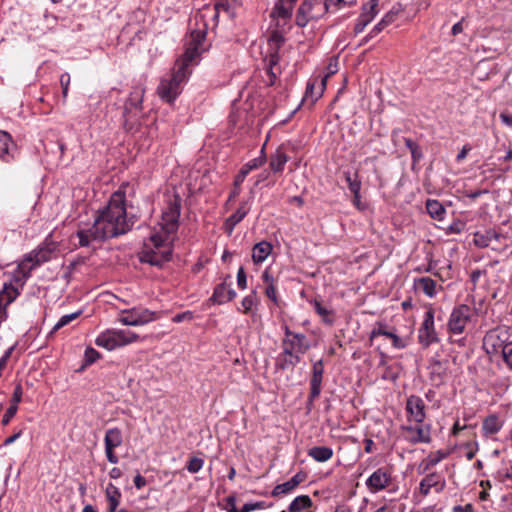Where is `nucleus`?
I'll list each match as a JSON object with an SVG mask.
<instances>
[{
  "mask_svg": "<svg viewBox=\"0 0 512 512\" xmlns=\"http://www.w3.org/2000/svg\"><path fill=\"white\" fill-rule=\"evenodd\" d=\"M173 248L171 246L163 249L150 248L144 246L139 253V261L151 266L162 268L172 259Z\"/></svg>",
  "mask_w": 512,
  "mask_h": 512,
  "instance_id": "6",
  "label": "nucleus"
},
{
  "mask_svg": "<svg viewBox=\"0 0 512 512\" xmlns=\"http://www.w3.org/2000/svg\"><path fill=\"white\" fill-rule=\"evenodd\" d=\"M134 196L135 189L128 182H123L112 193L108 204L100 211L90 228L94 240L104 241L126 234L131 230L137 217L127 212L126 196Z\"/></svg>",
  "mask_w": 512,
  "mask_h": 512,
  "instance_id": "1",
  "label": "nucleus"
},
{
  "mask_svg": "<svg viewBox=\"0 0 512 512\" xmlns=\"http://www.w3.org/2000/svg\"><path fill=\"white\" fill-rule=\"evenodd\" d=\"M194 319V313L192 311H184L182 313H178L176 314L173 318H172V322L174 323H181L183 321H191Z\"/></svg>",
  "mask_w": 512,
  "mask_h": 512,
  "instance_id": "59",
  "label": "nucleus"
},
{
  "mask_svg": "<svg viewBox=\"0 0 512 512\" xmlns=\"http://www.w3.org/2000/svg\"><path fill=\"white\" fill-rule=\"evenodd\" d=\"M265 145L262 147L260 153L261 155L257 158H254L244 164L238 174L235 176L234 182H233V188L230 191L228 202L233 201L236 197L239 196L241 192V184L244 182V178L249 174L250 171L257 169L258 167L262 166L266 162V155H265Z\"/></svg>",
  "mask_w": 512,
  "mask_h": 512,
  "instance_id": "5",
  "label": "nucleus"
},
{
  "mask_svg": "<svg viewBox=\"0 0 512 512\" xmlns=\"http://www.w3.org/2000/svg\"><path fill=\"white\" fill-rule=\"evenodd\" d=\"M95 344L99 347H103L109 351L118 348V344L116 342L115 336L113 334V330L108 329L102 332L95 340Z\"/></svg>",
  "mask_w": 512,
  "mask_h": 512,
  "instance_id": "34",
  "label": "nucleus"
},
{
  "mask_svg": "<svg viewBox=\"0 0 512 512\" xmlns=\"http://www.w3.org/2000/svg\"><path fill=\"white\" fill-rule=\"evenodd\" d=\"M121 313L119 322L127 326H141L156 318V312L146 308H132Z\"/></svg>",
  "mask_w": 512,
  "mask_h": 512,
  "instance_id": "8",
  "label": "nucleus"
},
{
  "mask_svg": "<svg viewBox=\"0 0 512 512\" xmlns=\"http://www.w3.org/2000/svg\"><path fill=\"white\" fill-rule=\"evenodd\" d=\"M113 334L119 347L133 343L139 339V335L129 330H113Z\"/></svg>",
  "mask_w": 512,
  "mask_h": 512,
  "instance_id": "38",
  "label": "nucleus"
},
{
  "mask_svg": "<svg viewBox=\"0 0 512 512\" xmlns=\"http://www.w3.org/2000/svg\"><path fill=\"white\" fill-rule=\"evenodd\" d=\"M123 442L122 432L119 428H110L105 433L104 444L107 460L112 464H117L119 461L118 456L115 454L114 449L121 446Z\"/></svg>",
  "mask_w": 512,
  "mask_h": 512,
  "instance_id": "12",
  "label": "nucleus"
},
{
  "mask_svg": "<svg viewBox=\"0 0 512 512\" xmlns=\"http://www.w3.org/2000/svg\"><path fill=\"white\" fill-rule=\"evenodd\" d=\"M162 229L167 234L176 233L178 230L179 217L175 213L163 212L162 214Z\"/></svg>",
  "mask_w": 512,
  "mask_h": 512,
  "instance_id": "37",
  "label": "nucleus"
},
{
  "mask_svg": "<svg viewBox=\"0 0 512 512\" xmlns=\"http://www.w3.org/2000/svg\"><path fill=\"white\" fill-rule=\"evenodd\" d=\"M249 210L250 208L247 206V203L242 202L238 209L232 215H230V217L234 218L237 223H240L246 217Z\"/></svg>",
  "mask_w": 512,
  "mask_h": 512,
  "instance_id": "50",
  "label": "nucleus"
},
{
  "mask_svg": "<svg viewBox=\"0 0 512 512\" xmlns=\"http://www.w3.org/2000/svg\"><path fill=\"white\" fill-rule=\"evenodd\" d=\"M502 428V423L499 420L498 415L491 414L488 415L484 420L482 424V430L483 434L485 436H490L498 433Z\"/></svg>",
  "mask_w": 512,
  "mask_h": 512,
  "instance_id": "33",
  "label": "nucleus"
},
{
  "mask_svg": "<svg viewBox=\"0 0 512 512\" xmlns=\"http://www.w3.org/2000/svg\"><path fill=\"white\" fill-rule=\"evenodd\" d=\"M237 285L240 289L244 290L247 287V276L245 269L240 267L237 272Z\"/></svg>",
  "mask_w": 512,
  "mask_h": 512,
  "instance_id": "60",
  "label": "nucleus"
},
{
  "mask_svg": "<svg viewBox=\"0 0 512 512\" xmlns=\"http://www.w3.org/2000/svg\"><path fill=\"white\" fill-rule=\"evenodd\" d=\"M378 336H385L390 338L392 340L393 347L396 349H404L407 346L406 342L402 338H400L394 332L389 331L387 329V325L380 321L376 322L373 329L371 330L369 341L372 343V341Z\"/></svg>",
  "mask_w": 512,
  "mask_h": 512,
  "instance_id": "19",
  "label": "nucleus"
},
{
  "mask_svg": "<svg viewBox=\"0 0 512 512\" xmlns=\"http://www.w3.org/2000/svg\"><path fill=\"white\" fill-rule=\"evenodd\" d=\"M307 478V474L303 471H300L296 473L292 478H290L288 481L276 485L272 492L271 496L273 497H279L283 494H289L291 493L299 484L304 482Z\"/></svg>",
  "mask_w": 512,
  "mask_h": 512,
  "instance_id": "23",
  "label": "nucleus"
},
{
  "mask_svg": "<svg viewBox=\"0 0 512 512\" xmlns=\"http://www.w3.org/2000/svg\"><path fill=\"white\" fill-rule=\"evenodd\" d=\"M266 61V72L269 76V85L272 86L275 84L277 79V73L274 71V67L277 65H272L270 62V57H267Z\"/></svg>",
  "mask_w": 512,
  "mask_h": 512,
  "instance_id": "57",
  "label": "nucleus"
},
{
  "mask_svg": "<svg viewBox=\"0 0 512 512\" xmlns=\"http://www.w3.org/2000/svg\"><path fill=\"white\" fill-rule=\"evenodd\" d=\"M123 128L128 133H135L140 127L139 113H129L122 115Z\"/></svg>",
  "mask_w": 512,
  "mask_h": 512,
  "instance_id": "41",
  "label": "nucleus"
},
{
  "mask_svg": "<svg viewBox=\"0 0 512 512\" xmlns=\"http://www.w3.org/2000/svg\"><path fill=\"white\" fill-rule=\"evenodd\" d=\"M415 287L423 291L425 295L432 298L436 295V281L430 277L417 278L414 281Z\"/></svg>",
  "mask_w": 512,
  "mask_h": 512,
  "instance_id": "35",
  "label": "nucleus"
},
{
  "mask_svg": "<svg viewBox=\"0 0 512 512\" xmlns=\"http://www.w3.org/2000/svg\"><path fill=\"white\" fill-rule=\"evenodd\" d=\"M145 93V89L142 85H137L132 88L128 99L124 104V114L129 113H141L142 112V102L143 96Z\"/></svg>",
  "mask_w": 512,
  "mask_h": 512,
  "instance_id": "21",
  "label": "nucleus"
},
{
  "mask_svg": "<svg viewBox=\"0 0 512 512\" xmlns=\"http://www.w3.org/2000/svg\"><path fill=\"white\" fill-rule=\"evenodd\" d=\"M2 297V304L5 308L11 304L16 297L19 295L17 288H15L12 283H4L3 288L0 291Z\"/></svg>",
  "mask_w": 512,
  "mask_h": 512,
  "instance_id": "42",
  "label": "nucleus"
},
{
  "mask_svg": "<svg viewBox=\"0 0 512 512\" xmlns=\"http://www.w3.org/2000/svg\"><path fill=\"white\" fill-rule=\"evenodd\" d=\"M23 395V389L21 384H17L14 388V392L11 398V404L10 405H17L21 402Z\"/></svg>",
  "mask_w": 512,
  "mask_h": 512,
  "instance_id": "62",
  "label": "nucleus"
},
{
  "mask_svg": "<svg viewBox=\"0 0 512 512\" xmlns=\"http://www.w3.org/2000/svg\"><path fill=\"white\" fill-rule=\"evenodd\" d=\"M164 212L175 213L176 216L180 217V213H181V198H180V196L175 195L174 199L169 201L168 207Z\"/></svg>",
  "mask_w": 512,
  "mask_h": 512,
  "instance_id": "51",
  "label": "nucleus"
},
{
  "mask_svg": "<svg viewBox=\"0 0 512 512\" xmlns=\"http://www.w3.org/2000/svg\"><path fill=\"white\" fill-rule=\"evenodd\" d=\"M257 301V294L256 291L253 290L249 295L245 296L242 301L241 305L243 307V313L248 314L250 313L252 307L255 305Z\"/></svg>",
  "mask_w": 512,
  "mask_h": 512,
  "instance_id": "46",
  "label": "nucleus"
},
{
  "mask_svg": "<svg viewBox=\"0 0 512 512\" xmlns=\"http://www.w3.org/2000/svg\"><path fill=\"white\" fill-rule=\"evenodd\" d=\"M434 314L435 310L429 307L425 311L423 322L418 329V342L423 348H428L440 341L434 325Z\"/></svg>",
  "mask_w": 512,
  "mask_h": 512,
  "instance_id": "4",
  "label": "nucleus"
},
{
  "mask_svg": "<svg viewBox=\"0 0 512 512\" xmlns=\"http://www.w3.org/2000/svg\"><path fill=\"white\" fill-rule=\"evenodd\" d=\"M203 465H204V460L202 458L193 456L187 462L186 469L190 473H197L202 469Z\"/></svg>",
  "mask_w": 512,
  "mask_h": 512,
  "instance_id": "47",
  "label": "nucleus"
},
{
  "mask_svg": "<svg viewBox=\"0 0 512 512\" xmlns=\"http://www.w3.org/2000/svg\"><path fill=\"white\" fill-rule=\"evenodd\" d=\"M344 177L347 182V186L349 191L352 194L360 193L361 190V180L358 174V171L351 173L349 171L344 172Z\"/></svg>",
  "mask_w": 512,
  "mask_h": 512,
  "instance_id": "43",
  "label": "nucleus"
},
{
  "mask_svg": "<svg viewBox=\"0 0 512 512\" xmlns=\"http://www.w3.org/2000/svg\"><path fill=\"white\" fill-rule=\"evenodd\" d=\"M55 249L53 243L48 244L45 241L31 252L25 254L18 265V269L22 272L23 277L29 278L32 270L50 261Z\"/></svg>",
  "mask_w": 512,
  "mask_h": 512,
  "instance_id": "3",
  "label": "nucleus"
},
{
  "mask_svg": "<svg viewBox=\"0 0 512 512\" xmlns=\"http://www.w3.org/2000/svg\"><path fill=\"white\" fill-rule=\"evenodd\" d=\"M466 227V223L460 219L454 220L446 229L447 234H459Z\"/></svg>",
  "mask_w": 512,
  "mask_h": 512,
  "instance_id": "52",
  "label": "nucleus"
},
{
  "mask_svg": "<svg viewBox=\"0 0 512 512\" xmlns=\"http://www.w3.org/2000/svg\"><path fill=\"white\" fill-rule=\"evenodd\" d=\"M207 36V25L203 29H195L190 34V40L186 44L185 52L182 56V63L176 73L169 79H162L157 92L160 98L168 103L174 102L180 94V83L184 78V69L192 64L196 58L207 50L205 44Z\"/></svg>",
  "mask_w": 512,
  "mask_h": 512,
  "instance_id": "2",
  "label": "nucleus"
},
{
  "mask_svg": "<svg viewBox=\"0 0 512 512\" xmlns=\"http://www.w3.org/2000/svg\"><path fill=\"white\" fill-rule=\"evenodd\" d=\"M77 236L79 238V245L81 247H88L92 238V234L90 232V228L87 230H80L77 232Z\"/></svg>",
  "mask_w": 512,
  "mask_h": 512,
  "instance_id": "53",
  "label": "nucleus"
},
{
  "mask_svg": "<svg viewBox=\"0 0 512 512\" xmlns=\"http://www.w3.org/2000/svg\"><path fill=\"white\" fill-rule=\"evenodd\" d=\"M100 353L93 347H87L84 353L85 366L91 365L100 358Z\"/></svg>",
  "mask_w": 512,
  "mask_h": 512,
  "instance_id": "49",
  "label": "nucleus"
},
{
  "mask_svg": "<svg viewBox=\"0 0 512 512\" xmlns=\"http://www.w3.org/2000/svg\"><path fill=\"white\" fill-rule=\"evenodd\" d=\"M325 87L321 85L320 90L315 92V80H309L306 86L305 94L302 99V103L310 100V106H313L315 102L322 96Z\"/></svg>",
  "mask_w": 512,
  "mask_h": 512,
  "instance_id": "39",
  "label": "nucleus"
},
{
  "mask_svg": "<svg viewBox=\"0 0 512 512\" xmlns=\"http://www.w3.org/2000/svg\"><path fill=\"white\" fill-rule=\"evenodd\" d=\"M230 278V275H226L223 282L216 285L212 296L209 298V302L221 305L236 298L237 294L235 290L230 287L231 283H227Z\"/></svg>",
  "mask_w": 512,
  "mask_h": 512,
  "instance_id": "17",
  "label": "nucleus"
},
{
  "mask_svg": "<svg viewBox=\"0 0 512 512\" xmlns=\"http://www.w3.org/2000/svg\"><path fill=\"white\" fill-rule=\"evenodd\" d=\"M282 351L276 356L274 369L275 372L293 370L300 362L302 353L297 352L286 346H281Z\"/></svg>",
  "mask_w": 512,
  "mask_h": 512,
  "instance_id": "10",
  "label": "nucleus"
},
{
  "mask_svg": "<svg viewBox=\"0 0 512 512\" xmlns=\"http://www.w3.org/2000/svg\"><path fill=\"white\" fill-rule=\"evenodd\" d=\"M284 27H277L270 32L268 38L270 62L272 65H278L280 61V49L285 43Z\"/></svg>",
  "mask_w": 512,
  "mask_h": 512,
  "instance_id": "15",
  "label": "nucleus"
},
{
  "mask_svg": "<svg viewBox=\"0 0 512 512\" xmlns=\"http://www.w3.org/2000/svg\"><path fill=\"white\" fill-rule=\"evenodd\" d=\"M237 5V0H216L214 4L213 15V21L215 24L218 23L219 15L221 12L226 13L230 18L234 17Z\"/></svg>",
  "mask_w": 512,
  "mask_h": 512,
  "instance_id": "26",
  "label": "nucleus"
},
{
  "mask_svg": "<svg viewBox=\"0 0 512 512\" xmlns=\"http://www.w3.org/2000/svg\"><path fill=\"white\" fill-rule=\"evenodd\" d=\"M501 240H508V238L499 229L486 228L473 233V243L478 248H488L492 241L499 242Z\"/></svg>",
  "mask_w": 512,
  "mask_h": 512,
  "instance_id": "14",
  "label": "nucleus"
},
{
  "mask_svg": "<svg viewBox=\"0 0 512 512\" xmlns=\"http://www.w3.org/2000/svg\"><path fill=\"white\" fill-rule=\"evenodd\" d=\"M297 0H277L270 17L276 21L277 27H285L292 17L294 3Z\"/></svg>",
  "mask_w": 512,
  "mask_h": 512,
  "instance_id": "11",
  "label": "nucleus"
},
{
  "mask_svg": "<svg viewBox=\"0 0 512 512\" xmlns=\"http://www.w3.org/2000/svg\"><path fill=\"white\" fill-rule=\"evenodd\" d=\"M471 319V308L466 304L455 306L448 320V331L452 334L464 332L467 323Z\"/></svg>",
  "mask_w": 512,
  "mask_h": 512,
  "instance_id": "7",
  "label": "nucleus"
},
{
  "mask_svg": "<svg viewBox=\"0 0 512 512\" xmlns=\"http://www.w3.org/2000/svg\"><path fill=\"white\" fill-rule=\"evenodd\" d=\"M318 315L321 317L322 321L327 325H332L335 321L334 311L326 307H323V309L318 313Z\"/></svg>",
  "mask_w": 512,
  "mask_h": 512,
  "instance_id": "54",
  "label": "nucleus"
},
{
  "mask_svg": "<svg viewBox=\"0 0 512 512\" xmlns=\"http://www.w3.org/2000/svg\"><path fill=\"white\" fill-rule=\"evenodd\" d=\"M502 357L508 368L512 370V343H507L503 346Z\"/></svg>",
  "mask_w": 512,
  "mask_h": 512,
  "instance_id": "55",
  "label": "nucleus"
},
{
  "mask_svg": "<svg viewBox=\"0 0 512 512\" xmlns=\"http://www.w3.org/2000/svg\"><path fill=\"white\" fill-rule=\"evenodd\" d=\"M60 85L62 87V95L63 98L66 99L68 95L69 85H70V75L65 72L60 76Z\"/></svg>",
  "mask_w": 512,
  "mask_h": 512,
  "instance_id": "58",
  "label": "nucleus"
},
{
  "mask_svg": "<svg viewBox=\"0 0 512 512\" xmlns=\"http://www.w3.org/2000/svg\"><path fill=\"white\" fill-rule=\"evenodd\" d=\"M272 252V245L267 241L256 243L252 249V259L254 263H262Z\"/></svg>",
  "mask_w": 512,
  "mask_h": 512,
  "instance_id": "29",
  "label": "nucleus"
},
{
  "mask_svg": "<svg viewBox=\"0 0 512 512\" xmlns=\"http://www.w3.org/2000/svg\"><path fill=\"white\" fill-rule=\"evenodd\" d=\"M400 429L405 433V439L412 445H416L418 443H430L432 440L430 424L422 423L417 426L402 425Z\"/></svg>",
  "mask_w": 512,
  "mask_h": 512,
  "instance_id": "9",
  "label": "nucleus"
},
{
  "mask_svg": "<svg viewBox=\"0 0 512 512\" xmlns=\"http://www.w3.org/2000/svg\"><path fill=\"white\" fill-rule=\"evenodd\" d=\"M338 71V63L335 61V62H332L330 61V63L328 64L327 66V74L324 76V78L321 80V84L323 87L326 86V81L327 79L335 74L336 72Z\"/></svg>",
  "mask_w": 512,
  "mask_h": 512,
  "instance_id": "61",
  "label": "nucleus"
},
{
  "mask_svg": "<svg viewBox=\"0 0 512 512\" xmlns=\"http://www.w3.org/2000/svg\"><path fill=\"white\" fill-rule=\"evenodd\" d=\"M226 509L228 512H239L240 509L236 507V497L230 495L226 498Z\"/></svg>",
  "mask_w": 512,
  "mask_h": 512,
  "instance_id": "64",
  "label": "nucleus"
},
{
  "mask_svg": "<svg viewBox=\"0 0 512 512\" xmlns=\"http://www.w3.org/2000/svg\"><path fill=\"white\" fill-rule=\"evenodd\" d=\"M261 279L263 283L266 284L265 295L274 303V305L279 306L280 301L277 296L275 280L268 269L264 270Z\"/></svg>",
  "mask_w": 512,
  "mask_h": 512,
  "instance_id": "28",
  "label": "nucleus"
},
{
  "mask_svg": "<svg viewBox=\"0 0 512 512\" xmlns=\"http://www.w3.org/2000/svg\"><path fill=\"white\" fill-rule=\"evenodd\" d=\"M391 481V472L387 468L380 467L368 477L366 486L371 493H377L387 488Z\"/></svg>",
  "mask_w": 512,
  "mask_h": 512,
  "instance_id": "13",
  "label": "nucleus"
},
{
  "mask_svg": "<svg viewBox=\"0 0 512 512\" xmlns=\"http://www.w3.org/2000/svg\"><path fill=\"white\" fill-rule=\"evenodd\" d=\"M324 374V362L322 359L314 362L312 366V376L310 379V393L308 401L312 403L320 396L322 388V380Z\"/></svg>",
  "mask_w": 512,
  "mask_h": 512,
  "instance_id": "18",
  "label": "nucleus"
},
{
  "mask_svg": "<svg viewBox=\"0 0 512 512\" xmlns=\"http://www.w3.org/2000/svg\"><path fill=\"white\" fill-rule=\"evenodd\" d=\"M307 454L316 462H327L333 457V449L328 446H314L308 449Z\"/></svg>",
  "mask_w": 512,
  "mask_h": 512,
  "instance_id": "30",
  "label": "nucleus"
},
{
  "mask_svg": "<svg viewBox=\"0 0 512 512\" xmlns=\"http://www.w3.org/2000/svg\"><path fill=\"white\" fill-rule=\"evenodd\" d=\"M108 500V512H115L119 506L121 499V492L114 484L109 483L105 491Z\"/></svg>",
  "mask_w": 512,
  "mask_h": 512,
  "instance_id": "32",
  "label": "nucleus"
},
{
  "mask_svg": "<svg viewBox=\"0 0 512 512\" xmlns=\"http://www.w3.org/2000/svg\"><path fill=\"white\" fill-rule=\"evenodd\" d=\"M289 161V156L283 151V145L277 148L274 154L269 158V166L274 173H281L285 164Z\"/></svg>",
  "mask_w": 512,
  "mask_h": 512,
  "instance_id": "27",
  "label": "nucleus"
},
{
  "mask_svg": "<svg viewBox=\"0 0 512 512\" xmlns=\"http://www.w3.org/2000/svg\"><path fill=\"white\" fill-rule=\"evenodd\" d=\"M425 206L427 213L432 219L442 221L445 218L446 209L438 200L428 199Z\"/></svg>",
  "mask_w": 512,
  "mask_h": 512,
  "instance_id": "31",
  "label": "nucleus"
},
{
  "mask_svg": "<svg viewBox=\"0 0 512 512\" xmlns=\"http://www.w3.org/2000/svg\"><path fill=\"white\" fill-rule=\"evenodd\" d=\"M378 4L379 0H369L362 6V12L354 26L355 34L362 33L366 26L372 22V20L378 14Z\"/></svg>",
  "mask_w": 512,
  "mask_h": 512,
  "instance_id": "16",
  "label": "nucleus"
},
{
  "mask_svg": "<svg viewBox=\"0 0 512 512\" xmlns=\"http://www.w3.org/2000/svg\"><path fill=\"white\" fill-rule=\"evenodd\" d=\"M272 503L267 504L265 501L245 503L239 512H251L258 509H265L271 507Z\"/></svg>",
  "mask_w": 512,
  "mask_h": 512,
  "instance_id": "48",
  "label": "nucleus"
},
{
  "mask_svg": "<svg viewBox=\"0 0 512 512\" xmlns=\"http://www.w3.org/2000/svg\"><path fill=\"white\" fill-rule=\"evenodd\" d=\"M464 447L468 449V452L466 453V458L468 460H472L476 452L478 451V443L477 442H467L464 444Z\"/></svg>",
  "mask_w": 512,
  "mask_h": 512,
  "instance_id": "63",
  "label": "nucleus"
},
{
  "mask_svg": "<svg viewBox=\"0 0 512 512\" xmlns=\"http://www.w3.org/2000/svg\"><path fill=\"white\" fill-rule=\"evenodd\" d=\"M406 411L418 424H422L426 418L425 403L419 396L411 395L407 398Z\"/></svg>",
  "mask_w": 512,
  "mask_h": 512,
  "instance_id": "20",
  "label": "nucleus"
},
{
  "mask_svg": "<svg viewBox=\"0 0 512 512\" xmlns=\"http://www.w3.org/2000/svg\"><path fill=\"white\" fill-rule=\"evenodd\" d=\"M18 411L17 405H10L2 417L1 423L6 426L10 423L11 419L16 415Z\"/></svg>",
  "mask_w": 512,
  "mask_h": 512,
  "instance_id": "56",
  "label": "nucleus"
},
{
  "mask_svg": "<svg viewBox=\"0 0 512 512\" xmlns=\"http://www.w3.org/2000/svg\"><path fill=\"white\" fill-rule=\"evenodd\" d=\"M80 314H81V311H77V312H74V313L62 316L59 319V321L54 325V327L51 330L50 334L58 331L59 329H61L64 326L68 325L71 321H73L76 318H78L80 316Z\"/></svg>",
  "mask_w": 512,
  "mask_h": 512,
  "instance_id": "44",
  "label": "nucleus"
},
{
  "mask_svg": "<svg viewBox=\"0 0 512 512\" xmlns=\"http://www.w3.org/2000/svg\"><path fill=\"white\" fill-rule=\"evenodd\" d=\"M439 483V475L436 472L426 475L420 482L419 490L424 496L430 493L431 488L436 487Z\"/></svg>",
  "mask_w": 512,
  "mask_h": 512,
  "instance_id": "40",
  "label": "nucleus"
},
{
  "mask_svg": "<svg viewBox=\"0 0 512 512\" xmlns=\"http://www.w3.org/2000/svg\"><path fill=\"white\" fill-rule=\"evenodd\" d=\"M17 146L12 136L3 130H0V159L6 163L15 159Z\"/></svg>",
  "mask_w": 512,
  "mask_h": 512,
  "instance_id": "22",
  "label": "nucleus"
},
{
  "mask_svg": "<svg viewBox=\"0 0 512 512\" xmlns=\"http://www.w3.org/2000/svg\"><path fill=\"white\" fill-rule=\"evenodd\" d=\"M281 346H286L302 354H305L310 349L306 335L296 332H293L291 338H283Z\"/></svg>",
  "mask_w": 512,
  "mask_h": 512,
  "instance_id": "25",
  "label": "nucleus"
},
{
  "mask_svg": "<svg viewBox=\"0 0 512 512\" xmlns=\"http://www.w3.org/2000/svg\"><path fill=\"white\" fill-rule=\"evenodd\" d=\"M448 456H449L448 451L437 450V451L430 452L428 454V456L426 457V460L428 461V465H432L434 467L439 462H441L443 459L447 458Z\"/></svg>",
  "mask_w": 512,
  "mask_h": 512,
  "instance_id": "45",
  "label": "nucleus"
},
{
  "mask_svg": "<svg viewBox=\"0 0 512 512\" xmlns=\"http://www.w3.org/2000/svg\"><path fill=\"white\" fill-rule=\"evenodd\" d=\"M313 502L308 495H300L294 498V500L288 506L287 512H301L303 510L311 508Z\"/></svg>",
  "mask_w": 512,
  "mask_h": 512,
  "instance_id": "36",
  "label": "nucleus"
},
{
  "mask_svg": "<svg viewBox=\"0 0 512 512\" xmlns=\"http://www.w3.org/2000/svg\"><path fill=\"white\" fill-rule=\"evenodd\" d=\"M400 12L399 8L393 7L390 11H388L383 18L373 27L370 33L362 40V44H365L369 41V39L375 37L380 32H382L387 26L396 21L397 16Z\"/></svg>",
  "mask_w": 512,
  "mask_h": 512,
  "instance_id": "24",
  "label": "nucleus"
}]
</instances>
